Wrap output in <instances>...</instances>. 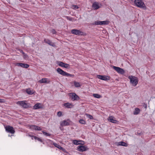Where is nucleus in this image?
I'll use <instances>...</instances> for the list:
<instances>
[{"label":"nucleus","instance_id":"obj_1","mask_svg":"<svg viewBox=\"0 0 155 155\" xmlns=\"http://www.w3.org/2000/svg\"><path fill=\"white\" fill-rule=\"evenodd\" d=\"M17 104L24 108H27L31 107L30 104L27 103L25 101H18L17 102Z\"/></svg>","mask_w":155,"mask_h":155},{"label":"nucleus","instance_id":"obj_2","mask_svg":"<svg viewBox=\"0 0 155 155\" xmlns=\"http://www.w3.org/2000/svg\"><path fill=\"white\" fill-rule=\"evenodd\" d=\"M134 4L137 7L141 8L146 7L145 5L142 0H135Z\"/></svg>","mask_w":155,"mask_h":155},{"label":"nucleus","instance_id":"obj_3","mask_svg":"<svg viewBox=\"0 0 155 155\" xmlns=\"http://www.w3.org/2000/svg\"><path fill=\"white\" fill-rule=\"evenodd\" d=\"M71 33L73 34L78 35H85L86 33L80 31L79 30H78L76 29H72L71 30Z\"/></svg>","mask_w":155,"mask_h":155},{"label":"nucleus","instance_id":"obj_4","mask_svg":"<svg viewBox=\"0 0 155 155\" xmlns=\"http://www.w3.org/2000/svg\"><path fill=\"white\" fill-rule=\"evenodd\" d=\"M89 148L85 145H79L77 147V150L80 152H83L88 150Z\"/></svg>","mask_w":155,"mask_h":155},{"label":"nucleus","instance_id":"obj_5","mask_svg":"<svg viewBox=\"0 0 155 155\" xmlns=\"http://www.w3.org/2000/svg\"><path fill=\"white\" fill-rule=\"evenodd\" d=\"M110 21L108 20L104 21H95L94 24H93V25H107L109 24Z\"/></svg>","mask_w":155,"mask_h":155},{"label":"nucleus","instance_id":"obj_6","mask_svg":"<svg viewBox=\"0 0 155 155\" xmlns=\"http://www.w3.org/2000/svg\"><path fill=\"white\" fill-rule=\"evenodd\" d=\"M69 96L73 101L78 100L80 98L79 96L74 93H71L69 94Z\"/></svg>","mask_w":155,"mask_h":155},{"label":"nucleus","instance_id":"obj_7","mask_svg":"<svg viewBox=\"0 0 155 155\" xmlns=\"http://www.w3.org/2000/svg\"><path fill=\"white\" fill-rule=\"evenodd\" d=\"M6 131L8 133L13 134L15 133L14 128L8 125L5 127Z\"/></svg>","mask_w":155,"mask_h":155},{"label":"nucleus","instance_id":"obj_8","mask_svg":"<svg viewBox=\"0 0 155 155\" xmlns=\"http://www.w3.org/2000/svg\"><path fill=\"white\" fill-rule=\"evenodd\" d=\"M46 142L47 143H49L53 145L55 147H57V148L61 150H62L63 149V148L61 146L59 145L56 143H53V141L51 140H50L48 139V140H47Z\"/></svg>","mask_w":155,"mask_h":155},{"label":"nucleus","instance_id":"obj_9","mask_svg":"<svg viewBox=\"0 0 155 155\" xmlns=\"http://www.w3.org/2000/svg\"><path fill=\"white\" fill-rule=\"evenodd\" d=\"M130 83L132 84L133 85L136 86L138 84V81L136 77L131 76L130 78Z\"/></svg>","mask_w":155,"mask_h":155},{"label":"nucleus","instance_id":"obj_10","mask_svg":"<svg viewBox=\"0 0 155 155\" xmlns=\"http://www.w3.org/2000/svg\"><path fill=\"white\" fill-rule=\"evenodd\" d=\"M113 68L115 71H116L118 73L120 74H123L125 73L124 71L122 68L115 66H113Z\"/></svg>","mask_w":155,"mask_h":155},{"label":"nucleus","instance_id":"obj_11","mask_svg":"<svg viewBox=\"0 0 155 155\" xmlns=\"http://www.w3.org/2000/svg\"><path fill=\"white\" fill-rule=\"evenodd\" d=\"M97 78L98 79H100L101 80H104L105 81H107L108 80H110V77L108 76H106L104 75H97Z\"/></svg>","mask_w":155,"mask_h":155},{"label":"nucleus","instance_id":"obj_12","mask_svg":"<svg viewBox=\"0 0 155 155\" xmlns=\"http://www.w3.org/2000/svg\"><path fill=\"white\" fill-rule=\"evenodd\" d=\"M58 64L61 67L67 68H69L70 65L69 64H68L64 63L62 62L58 61Z\"/></svg>","mask_w":155,"mask_h":155},{"label":"nucleus","instance_id":"obj_13","mask_svg":"<svg viewBox=\"0 0 155 155\" xmlns=\"http://www.w3.org/2000/svg\"><path fill=\"white\" fill-rule=\"evenodd\" d=\"M30 127L31 129L35 130L40 131L42 130L41 128L40 127L35 125H31L30 126Z\"/></svg>","mask_w":155,"mask_h":155},{"label":"nucleus","instance_id":"obj_14","mask_svg":"<svg viewBox=\"0 0 155 155\" xmlns=\"http://www.w3.org/2000/svg\"><path fill=\"white\" fill-rule=\"evenodd\" d=\"M57 72L59 74L63 75V76H66L67 72L63 71L62 69L60 68H58L57 69Z\"/></svg>","mask_w":155,"mask_h":155},{"label":"nucleus","instance_id":"obj_15","mask_svg":"<svg viewBox=\"0 0 155 155\" xmlns=\"http://www.w3.org/2000/svg\"><path fill=\"white\" fill-rule=\"evenodd\" d=\"M16 65L18 66H20L21 67L25 68H27L29 67V65L28 64L22 63H17Z\"/></svg>","mask_w":155,"mask_h":155},{"label":"nucleus","instance_id":"obj_16","mask_svg":"<svg viewBox=\"0 0 155 155\" xmlns=\"http://www.w3.org/2000/svg\"><path fill=\"white\" fill-rule=\"evenodd\" d=\"M44 41L45 42L48 44L50 46L53 47L55 46V44L54 43L51 42V41L49 39H45L44 40Z\"/></svg>","mask_w":155,"mask_h":155},{"label":"nucleus","instance_id":"obj_17","mask_svg":"<svg viewBox=\"0 0 155 155\" xmlns=\"http://www.w3.org/2000/svg\"><path fill=\"white\" fill-rule=\"evenodd\" d=\"M33 107L34 109L36 110L38 109L42 108L43 106L40 103H38L35 104L33 106Z\"/></svg>","mask_w":155,"mask_h":155},{"label":"nucleus","instance_id":"obj_18","mask_svg":"<svg viewBox=\"0 0 155 155\" xmlns=\"http://www.w3.org/2000/svg\"><path fill=\"white\" fill-rule=\"evenodd\" d=\"M70 122L69 119H68L67 120H63L62 123H61V125L63 126H68L70 125L69 122Z\"/></svg>","mask_w":155,"mask_h":155},{"label":"nucleus","instance_id":"obj_19","mask_svg":"<svg viewBox=\"0 0 155 155\" xmlns=\"http://www.w3.org/2000/svg\"><path fill=\"white\" fill-rule=\"evenodd\" d=\"M108 120L110 121L111 123L116 124L117 123V121L114 119V117L113 116H110L108 118Z\"/></svg>","mask_w":155,"mask_h":155},{"label":"nucleus","instance_id":"obj_20","mask_svg":"<svg viewBox=\"0 0 155 155\" xmlns=\"http://www.w3.org/2000/svg\"><path fill=\"white\" fill-rule=\"evenodd\" d=\"M92 7L95 10H97L100 8L99 5L98 3L97 2H94L92 5Z\"/></svg>","mask_w":155,"mask_h":155},{"label":"nucleus","instance_id":"obj_21","mask_svg":"<svg viewBox=\"0 0 155 155\" xmlns=\"http://www.w3.org/2000/svg\"><path fill=\"white\" fill-rule=\"evenodd\" d=\"M116 144L118 146H122L125 147L127 146V143L123 141H121L116 143Z\"/></svg>","mask_w":155,"mask_h":155},{"label":"nucleus","instance_id":"obj_22","mask_svg":"<svg viewBox=\"0 0 155 155\" xmlns=\"http://www.w3.org/2000/svg\"><path fill=\"white\" fill-rule=\"evenodd\" d=\"M48 79L47 78H43L41 80H39L38 81V82L42 83H49L50 82V81H49L48 82L47 81Z\"/></svg>","mask_w":155,"mask_h":155},{"label":"nucleus","instance_id":"obj_23","mask_svg":"<svg viewBox=\"0 0 155 155\" xmlns=\"http://www.w3.org/2000/svg\"><path fill=\"white\" fill-rule=\"evenodd\" d=\"M64 105L67 108H71L73 107V105L72 103H65L64 104Z\"/></svg>","mask_w":155,"mask_h":155},{"label":"nucleus","instance_id":"obj_24","mask_svg":"<svg viewBox=\"0 0 155 155\" xmlns=\"http://www.w3.org/2000/svg\"><path fill=\"white\" fill-rule=\"evenodd\" d=\"M26 92L28 94L32 95L35 92L33 90H31L30 89H27L26 91Z\"/></svg>","mask_w":155,"mask_h":155},{"label":"nucleus","instance_id":"obj_25","mask_svg":"<svg viewBox=\"0 0 155 155\" xmlns=\"http://www.w3.org/2000/svg\"><path fill=\"white\" fill-rule=\"evenodd\" d=\"M140 110L138 108H136L134 111L133 114L134 115H137L140 112Z\"/></svg>","mask_w":155,"mask_h":155},{"label":"nucleus","instance_id":"obj_26","mask_svg":"<svg viewBox=\"0 0 155 155\" xmlns=\"http://www.w3.org/2000/svg\"><path fill=\"white\" fill-rule=\"evenodd\" d=\"M74 85L75 87H81V85L79 83L74 81Z\"/></svg>","mask_w":155,"mask_h":155},{"label":"nucleus","instance_id":"obj_27","mask_svg":"<svg viewBox=\"0 0 155 155\" xmlns=\"http://www.w3.org/2000/svg\"><path fill=\"white\" fill-rule=\"evenodd\" d=\"M71 8L74 10H76L78 9L79 8V7L77 5H71Z\"/></svg>","mask_w":155,"mask_h":155},{"label":"nucleus","instance_id":"obj_28","mask_svg":"<svg viewBox=\"0 0 155 155\" xmlns=\"http://www.w3.org/2000/svg\"><path fill=\"white\" fill-rule=\"evenodd\" d=\"M93 96L94 97L97 98H100L101 97V95L97 94H93Z\"/></svg>","mask_w":155,"mask_h":155},{"label":"nucleus","instance_id":"obj_29","mask_svg":"<svg viewBox=\"0 0 155 155\" xmlns=\"http://www.w3.org/2000/svg\"><path fill=\"white\" fill-rule=\"evenodd\" d=\"M79 122L83 124H86L85 121L83 119H80L79 121Z\"/></svg>","mask_w":155,"mask_h":155},{"label":"nucleus","instance_id":"obj_30","mask_svg":"<svg viewBox=\"0 0 155 155\" xmlns=\"http://www.w3.org/2000/svg\"><path fill=\"white\" fill-rule=\"evenodd\" d=\"M80 142V141L74 140H73V143L74 144L78 145L80 144V143H79Z\"/></svg>","mask_w":155,"mask_h":155},{"label":"nucleus","instance_id":"obj_31","mask_svg":"<svg viewBox=\"0 0 155 155\" xmlns=\"http://www.w3.org/2000/svg\"><path fill=\"white\" fill-rule=\"evenodd\" d=\"M42 132L44 135L46 136H50L51 135V134L46 132L44 131H42Z\"/></svg>","mask_w":155,"mask_h":155},{"label":"nucleus","instance_id":"obj_32","mask_svg":"<svg viewBox=\"0 0 155 155\" xmlns=\"http://www.w3.org/2000/svg\"><path fill=\"white\" fill-rule=\"evenodd\" d=\"M86 115L87 116V117L90 119H93L94 118L91 115L88 114H86Z\"/></svg>","mask_w":155,"mask_h":155},{"label":"nucleus","instance_id":"obj_33","mask_svg":"<svg viewBox=\"0 0 155 155\" xmlns=\"http://www.w3.org/2000/svg\"><path fill=\"white\" fill-rule=\"evenodd\" d=\"M66 76L67 77H73L74 76V75L73 74H71L69 73H68L67 72Z\"/></svg>","mask_w":155,"mask_h":155},{"label":"nucleus","instance_id":"obj_34","mask_svg":"<svg viewBox=\"0 0 155 155\" xmlns=\"http://www.w3.org/2000/svg\"><path fill=\"white\" fill-rule=\"evenodd\" d=\"M65 18L68 20L70 21H72L73 20V18L72 17H70L68 16H66L65 17Z\"/></svg>","mask_w":155,"mask_h":155},{"label":"nucleus","instance_id":"obj_35","mask_svg":"<svg viewBox=\"0 0 155 155\" xmlns=\"http://www.w3.org/2000/svg\"><path fill=\"white\" fill-rule=\"evenodd\" d=\"M57 115L59 117H60L62 115V113L61 111H59L57 113Z\"/></svg>","mask_w":155,"mask_h":155},{"label":"nucleus","instance_id":"obj_36","mask_svg":"<svg viewBox=\"0 0 155 155\" xmlns=\"http://www.w3.org/2000/svg\"><path fill=\"white\" fill-rule=\"evenodd\" d=\"M51 32L53 34H55L57 32L56 31L55 29H52L51 30Z\"/></svg>","mask_w":155,"mask_h":155},{"label":"nucleus","instance_id":"obj_37","mask_svg":"<svg viewBox=\"0 0 155 155\" xmlns=\"http://www.w3.org/2000/svg\"><path fill=\"white\" fill-rule=\"evenodd\" d=\"M5 102L4 99H0V103H3Z\"/></svg>","mask_w":155,"mask_h":155},{"label":"nucleus","instance_id":"obj_38","mask_svg":"<svg viewBox=\"0 0 155 155\" xmlns=\"http://www.w3.org/2000/svg\"><path fill=\"white\" fill-rule=\"evenodd\" d=\"M37 140L41 142H43L42 140L39 137H38Z\"/></svg>","mask_w":155,"mask_h":155},{"label":"nucleus","instance_id":"obj_39","mask_svg":"<svg viewBox=\"0 0 155 155\" xmlns=\"http://www.w3.org/2000/svg\"><path fill=\"white\" fill-rule=\"evenodd\" d=\"M20 52L21 53L23 54H25V53L22 50H21V51H20Z\"/></svg>","mask_w":155,"mask_h":155},{"label":"nucleus","instance_id":"obj_40","mask_svg":"<svg viewBox=\"0 0 155 155\" xmlns=\"http://www.w3.org/2000/svg\"><path fill=\"white\" fill-rule=\"evenodd\" d=\"M38 137H37L36 136H34V138L35 139V140H37V138Z\"/></svg>","mask_w":155,"mask_h":155},{"label":"nucleus","instance_id":"obj_41","mask_svg":"<svg viewBox=\"0 0 155 155\" xmlns=\"http://www.w3.org/2000/svg\"><path fill=\"white\" fill-rule=\"evenodd\" d=\"M24 56H25V57H24V58H25L26 56H27V55H26L25 54V55L24 54Z\"/></svg>","mask_w":155,"mask_h":155},{"label":"nucleus","instance_id":"obj_42","mask_svg":"<svg viewBox=\"0 0 155 155\" xmlns=\"http://www.w3.org/2000/svg\"><path fill=\"white\" fill-rule=\"evenodd\" d=\"M33 136V135H32L31 137V139L32 140H33V138H34V136Z\"/></svg>","mask_w":155,"mask_h":155},{"label":"nucleus","instance_id":"obj_43","mask_svg":"<svg viewBox=\"0 0 155 155\" xmlns=\"http://www.w3.org/2000/svg\"><path fill=\"white\" fill-rule=\"evenodd\" d=\"M28 136H29V137H31L32 135H30V134H28Z\"/></svg>","mask_w":155,"mask_h":155},{"label":"nucleus","instance_id":"obj_44","mask_svg":"<svg viewBox=\"0 0 155 155\" xmlns=\"http://www.w3.org/2000/svg\"><path fill=\"white\" fill-rule=\"evenodd\" d=\"M147 105H146V106H145V107L146 108H147Z\"/></svg>","mask_w":155,"mask_h":155},{"label":"nucleus","instance_id":"obj_45","mask_svg":"<svg viewBox=\"0 0 155 155\" xmlns=\"http://www.w3.org/2000/svg\"><path fill=\"white\" fill-rule=\"evenodd\" d=\"M42 143H43V144H45L44 142H43Z\"/></svg>","mask_w":155,"mask_h":155}]
</instances>
